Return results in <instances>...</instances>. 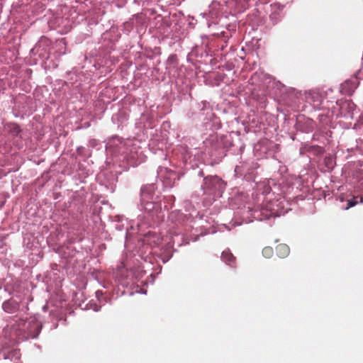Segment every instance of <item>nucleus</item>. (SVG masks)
I'll return each instance as SVG.
<instances>
[{
  "instance_id": "obj_2",
  "label": "nucleus",
  "mask_w": 363,
  "mask_h": 363,
  "mask_svg": "<svg viewBox=\"0 0 363 363\" xmlns=\"http://www.w3.org/2000/svg\"><path fill=\"white\" fill-rule=\"evenodd\" d=\"M202 188L206 194H214L216 191L222 189L223 182L218 177H206Z\"/></svg>"
},
{
  "instance_id": "obj_6",
  "label": "nucleus",
  "mask_w": 363,
  "mask_h": 363,
  "mask_svg": "<svg viewBox=\"0 0 363 363\" xmlns=\"http://www.w3.org/2000/svg\"><path fill=\"white\" fill-rule=\"evenodd\" d=\"M222 260L230 267H234L235 264V257L228 250L223 251L221 255Z\"/></svg>"
},
{
  "instance_id": "obj_8",
  "label": "nucleus",
  "mask_w": 363,
  "mask_h": 363,
  "mask_svg": "<svg viewBox=\"0 0 363 363\" xmlns=\"http://www.w3.org/2000/svg\"><path fill=\"white\" fill-rule=\"evenodd\" d=\"M359 202H360V203L363 202V199L360 198L359 201L358 197H353L352 199L347 201V207L345 208V209L347 210L350 208L354 206Z\"/></svg>"
},
{
  "instance_id": "obj_9",
  "label": "nucleus",
  "mask_w": 363,
  "mask_h": 363,
  "mask_svg": "<svg viewBox=\"0 0 363 363\" xmlns=\"http://www.w3.org/2000/svg\"><path fill=\"white\" fill-rule=\"evenodd\" d=\"M274 254V250L272 247H265L262 250V255L266 258H270Z\"/></svg>"
},
{
  "instance_id": "obj_7",
  "label": "nucleus",
  "mask_w": 363,
  "mask_h": 363,
  "mask_svg": "<svg viewBox=\"0 0 363 363\" xmlns=\"http://www.w3.org/2000/svg\"><path fill=\"white\" fill-rule=\"evenodd\" d=\"M276 252L280 258H285L289 255L290 249L286 244H279L276 247Z\"/></svg>"
},
{
  "instance_id": "obj_1",
  "label": "nucleus",
  "mask_w": 363,
  "mask_h": 363,
  "mask_svg": "<svg viewBox=\"0 0 363 363\" xmlns=\"http://www.w3.org/2000/svg\"><path fill=\"white\" fill-rule=\"evenodd\" d=\"M152 186H145L141 189V202L146 211H153L157 206L156 203L152 201Z\"/></svg>"
},
{
  "instance_id": "obj_10",
  "label": "nucleus",
  "mask_w": 363,
  "mask_h": 363,
  "mask_svg": "<svg viewBox=\"0 0 363 363\" xmlns=\"http://www.w3.org/2000/svg\"><path fill=\"white\" fill-rule=\"evenodd\" d=\"M14 131L18 133L20 132V128L18 125H15Z\"/></svg>"
},
{
  "instance_id": "obj_3",
  "label": "nucleus",
  "mask_w": 363,
  "mask_h": 363,
  "mask_svg": "<svg viewBox=\"0 0 363 363\" xmlns=\"http://www.w3.org/2000/svg\"><path fill=\"white\" fill-rule=\"evenodd\" d=\"M357 86L356 79L346 80L341 84V92L344 94L351 95Z\"/></svg>"
},
{
  "instance_id": "obj_5",
  "label": "nucleus",
  "mask_w": 363,
  "mask_h": 363,
  "mask_svg": "<svg viewBox=\"0 0 363 363\" xmlns=\"http://www.w3.org/2000/svg\"><path fill=\"white\" fill-rule=\"evenodd\" d=\"M308 99L313 102L315 107H318L323 101L322 95L317 91H311L308 94Z\"/></svg>"
},
{
  "instance_id": "obj_4",
  "label": "nucleus",
  "mask_w": 363,
  "mask_h": 363,
  "mask_svg": "<svg viewBox=\"0 0 363 363\" xmlns=\"http://www.w3.org/2000/svg\"><path fill=\"white\" fill-rule=\"evenodd\" d=\"M2 307L5 312L13 313L20 309V303L13 299H10L3 303Z\"/></svg>"
}]
</instances>
